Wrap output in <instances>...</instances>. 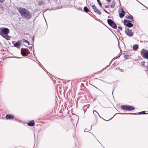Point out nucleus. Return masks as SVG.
I'll list each match as a JSON object with an SVG mask.
<instances>
[{
    "instance_id": "f257e3e1",
    "label": "nucleus",
    "mask_w": 148,
    "mask_h": 148,
    "mask_svg": "<svg viewBox=\"0 0 148 148\" xmlns=\"http://www.w3.org/2000/svg\"><path fill=\"white\" fill-rule=\"evenodd\" d=\"M17 10L21 16L25 19H29L31 15L30 13L27 9L23 8H19Z\"/></svg>"
},
{
    "instance_id": "f03ea898",
    "label": "nucleus",
    "mask_w": 148,
    "mask_h": 148,
    "mask_svg": "<svg viewBox=\"0 0 148 148\" xmlns=\"http://www.w3.org/2000/svg\"><path fill=\"white\" fill-rule=\"evenodd\" d=\"M9 32L10 30L8 28H0V34L6 40H10V36L8 35Z\"/></svg>"
},
{
    "instance_id": "7ed1b4c3",
    "label": "nucleus",
    "mask_w": 148,
    "mask_h": 148,
    "mask_svg": "<svg viewBox=\"0 0 148 148\" xmlns=\"http://www.w3.org/2000/svg\"><path fill=\"white\" fill-rule=\"evenodd\" d=\"M142 56L145 58L148 59V51L143 49L141 53Z\"/></svg>"
},
{
    "instance_id": "20e7f679",
    "label": "nucleus",
    "mask_w": 148,
    "mask_h": 148,
    "mask_svg": "<svg viewBox=\"0 0 148 148\" xmlns=\"http://www.w3.org/2000/svg\"><path fill=\"white\" fill-rule=\"evenodd\" d=\"M90 5L91 6L92 8L93 9L94 11L97 14H98L99 15H101V12L100 11V10H98L96 7L95 5Z\"/></svg>"
},
{
    "instance_id": "39448f33",
    "label": "nucleus",
    "mask_w": 148,
    "mask_h": 148,
    "mask_svg": "<svg viewBox=\"0 0 148 148\" xmlns=\"http://www.w3.org/2000/svg\"><path fill=\"white\" fill-rule=\"evenodd\" d=\"M128 21L124 20L123 23L124 25L128 27H133V24L130 22H127Z\"/></svg>"
},
{
    "instance_id": "423d86ee",
    "label": "nucleus",
    "mask_w": 148,
    "mask_h": 148,
    "mask_svg": "<svg viewBox=\"0 0 148 148\" xmlns=\"http://www.w3.org/2000/svg\"><path fill=\"white\" fill-rule=\"evenodd\" d=\"M125 33L127 36H133V34L132 32L129 29H125Z\"/></svg>"
},
{
    "instance_id": "0eeeda50",
    "label": "nucleus",
    "mask_w": 148,
    "mask_h": 148,
    "mask_svg": "<svg viewBox=\"0 0 148 148\" xmlns=\"http://www.w3.org/2000/svg\"><path fill=\"white\" fill-rule=\"evenodd\" d=\"M125 13L123 10L122 9L121 12L119 14V16L121 18H123L125 15Z\"/></svg>"
},
{
    "instance_id": "6e6552de",
    "label": "nucleus",
    "mask_w": 148,
    "mask_h": 148,
    "mask_svg": "<svg viewBox=\"0 0 148 148\" xmlns=\"http://www.w3.org/2000/svg\"><path fill=\"white\" fill-rule=\"evenodd\" d=\"M14 117V116L10 114H7L5 116V118L7 119H9L13 118Z\"/></svg>"
},
{
    "instance_id": "1a4fd4ad",
    "label": "nucleus",
    "mask_w": 148,
    "mask_h": 148,
    "mask_svg": "<svg viewBox=\"0 0 148 148\" xmlns=\"http://www.w3.org/2000/svg\"><path fill=\"white\" fill-rule=\"evenodd\" d=\"M26 49H24L23 48H22L21 49V53L22 56H26Z\"/></svg>"
},
{
    "instance_id": "9d476101",
    "label": "nucleus",
    "mask_w": 148,
    "mask_h": 148,
    "mask_svg": "<svg viewBox=\"0 0 148 148\" xmlns=\"http://www.w3.org/2000/svg\"><path fill=\"white\" fill-rule=\"evenodd\" d=\"M107 22L108 23L110 26H111L114 22L112 20L110 19H108L107 20Z\"/></svg>"
},
{
    "instance_id": "9b49d317",
    "label": "nucleus",
    "mask_w": 148,
    "mask_h": 148,
    "mask_svg": "<svg viewBox=\"0 0 148 148\" xmlns=\"http://www.w3.org/2000/svg\"><path fill=\"white\" fill-rule=\"evenodd\" d=\"M127 110H132L134 109V107L131 106L127 105Z\"/></svg>"
},
{
    "instance_id": "f8f14e48",
    "label": "nucleus",
    "mask_w": 148,
    "mask_h": 148,
    "mask_svg": "<svg viewBox=\"0 0 148 148\" xmlns=\"http://www.w3.org/2000/svg\"><path fill=\"white\" fill-rule=\"evenodd\" d=\"M28 125L31 126H32L34 125V121H31L28 123L27 124Z\"/></svg>"
},
{
    "instance_id": "ddd939ff",
    "label": "nucleus",
    "mask_w": 148,
    "mask_h": 148,
    "mask_svg": "<svg viewBox=\"0 0 148 148\" xmlns=\"http://www.w3.org/2000/svg\"><path fill=\"white\" fill-rule=\"evenodd\" d=\"M110 26L114 29H116L117 28V26L114 22Z\"/></svg>"
},
{
    "instance_id": "4468645a",
    "label": "nucleus",
    "mask_w": 148,
    "mask_h": 148,
    "mask_svg": "<svg viewBox=\"0 0 148 148\" xmlns=\"http://www.w3.org/2000/svg\"><path fill=\"white\" fill-rule=\"evenodd\" d=\"M121 107L123 110H127V105L122 106Z\"/></svg>"
},
{
    "instance_id": "2eb2a0df",
    "label": "nucleus",
    "mask_w": 148,
    "mask_h": 148,
    "mask_svg": "<svg viewBox=\"0 0 148 148\" xmlns=\"http://www.w3.org/2000/svg\"><path fill=\"white\" fill-rule=\"evenodd\" d=\"M126 17L127 18L130 20H132L133 18L132 16L130 14V15H126Z\"/></svg>"
},
{
    "instance_id": "dca6fc26",
    "label": "nucleus",
    "mask_w": 148,
    "mask_h": 148,
    "mask_svg": "<svg viewBox=\"0 0 148 148\" xmlns=\"http://www.w3.org/2000/svg\"><path fill=\"white\" fill-rule=\"evenodd\" d=\"M133 48L134 50H136L138 49V46L137 45H133Z\"/></svg>"
},
{
    "instance_id": "f3484780",
    "label": "nucleus",
    "mask_w": 148,
    "mask_h": 148,
    "mask_svg": "<svg viewBox=\"0 0 148 148\" xmlns=\"http://www.w3.org/2000/svg\"><path fill=\"white\" fill-rule=\"evenodd\" d=\"M21 45V44L20 42H16L14 45V46L15 47H17L20 46Z\"/></svg>"
},
{
    "instance_id": "a211bd4d",
    "label": "nucleus",
    "mask_w": 148,
    "mask_h": 148,
    "mask_svg": "<svg viewBox=\"0 0 148 148\" xmlns=\"http://www.w3.org/2000/svg\"><path fill=\"white\" fill-rule=\"evenodd\" d=\"M84 11L86 12H89V9L86 7H85L84 8Z\"/></svg>"
},
{
    "instance_id": "6ab92c4d",
    "label": "nucleus",
    "mask_w": 148,
    "mask_h": 148,
    "mask_svg": "<svg viewBox=\"0 0 148 148\" xmlns=\"http://www.w3.org/2000/svg\"><path fill=\"white\" fill-rule=\"evenodd\" d=\"M131 56L129 55H124V58L126 59H128L130 58Z\"/></svg>"
},
{
    "instance_id": "aec40b11",
    "label": "nucleus",
    "mask_w": 148,
    "mask_h": 148,
    "mask_svg": "<svg viewBox=\"0 0 148 148\" xmlns=\"http://www.w3.org/2000/svg\"><path fill=\"white\" fill-rule=\"evenodd\" d=\"M115 3L114 1H113L111 4V7L112 8H114V6Z\"/></svg>"
},
{
    "instance_id": "412c9836",
    "label": "nucleus",
    "mask_w": 148,
    "mask_h": 148,
    "mask_svg": "<svg viewBox=\"0 0 148 148\" xmlns=\"http://www.w3.org/2000/svg\"><path fill=\"white\" fill-rule=\"evenodd\" d=\"M93 114L95 115H98L99 116V114L97 113V112L96 111H95V110H93Z\"/></svg>"
},
{
    "instance_id": "4be33fe9",
    "label": "nucleus",
    "mask_w": 148,
    "mask_h": 148,
    "mask_svg": "<svg viewBox=\"0 0 148 148\" xmlns=\"http://www.w3.org/2000/svg\"><path fill=\"white\" fill-rule=\"evenodd\" d=\"M146 114V113L145 112V111H144L141 112L139 113V114Z\"/></svg>"
},
{
    "instance_id": "5701e85b",
    "label": "nucleus",
    "mask_w": 148,
    "mask_h": 148,
    "mask_svg": "<svg viewBox=\"0 0 148 148\" xmlns=\"http://www.w3.org/2000/svg\"><path fill=\"white\" fill-rule=\"evenodd\" d=\"M23 42H26V43H27L28 45H29V42L28 41H27L25 40V39H23Z\"/></svg>"
},
{
    "instance_id": "b1692460",
    "label": "nucleus",
    "mask_w": 148,
    "mask_h": 148,
    "mask_svg": "<svg viewBox=\"0 0 148 148\" xmlns=\"http://www.w3.org/2000/svg\"><path fill=\"white\" fill-rule=\"evenodd\" d=\"M97 1L98 2V3H99V5L101 7V6H102L101 4V3L100 2L99 0H97Z\"/></svg>"
},
{
    "instance_id": "393cba45",
    "label": "nucleus",
    "mask_w": 148,
    "mask_h": 148,
    "mask_svg": "<svg viewBox=\"0 0 148 148\" xmlns=\"http://www.w3.org/2000/svg\"><path fill=\"white\" fill-rule=\"evenodd\" d=\"M118 28L119 29H120L121 30H122V28L121 27H118Z\"/></svg>"
},
{
    "instance_id": "a878e982",
    "label": "nucleus",
    "mask_w": 148,
    "mask_h": 148,
    "mask_svg": "<svg viewBox=\"0 0 148 148\" xmlns=\"http://www.w3.org/2000/svg\"><path fill=\"white\" fill-rule=\"evenodd\" d=\"M109 5H105V8H109Z\"/></svg>"
},
{
    "instance_id": "bb28decb",
    "label": "nucleus",
    "mask_w": 148,
    "mask_h": 148,
    "mask_svg": "<svg viewBox=\"0 0 148 148\" xmlns=\"http://www.w3.org/2000/svg\"><path fill=\"white\" fill-rule=\"evenodd\" d=\"M29 48L30 49H32V46L31 47H30V46H29Z\"/></svg>"
},
{
    "instance_id": "cd10ccee",
    "label": "nucleus",
    "mask_w": 148,
    "mask_h": 148,
    "mask_svg": "<svg viewBox=\"0 0 148 148\" xmlns=\"http://www.w3.org/2000/svg\"><path fill=\"white\" fill-rule=\"evenodd\" d=\"M104 11L108 13V12L106 10H104Z\"/></svg>"
},
{
    "instance_id": "c85d7f7f",
    "label": "nucleus",
    "mask_w": 148,
    "mask_h": 148,
    "mask_svg": "<svg viewBox=\"0 0 148 148\" xmlns=\"http://www.w3.org/2000/svg\"><path fill=\"white\" fill-rule=\"evenodd\" d=\"M108 2H109L110 1V0H107Z\"/></svg>"
},
{
    "instance_id": "c756f323",
    "label": "nucleus",
    "mask_w": 148,
    "mask_h": 148,
    "mask_svg": "<svg viewBox=\"0 0 148 148\" xmlns=\"http://www.w3.org/2000/svg\"><path fill=\"white\" fill-rule=\"evenodd\" d=\"M87 130V129H85L84 130V132H86V131Z\"/></svg>"
},
{
    "instance_id": "7c9ffc66",
    "label": "nucleus",
    "mask_w": 148,
    "mask_h": 148,
    "mask_svg": "<svg viewBox=\"0 0 148 148\" xmlns=\"http://www.w3.org/2000/svg\"><path fill=\"white\" fill-rule=\"evenodd\" d=\"M91 129V127L90 128V130H90Z\"/></svg>"
},
{
    "instance_id": "2f4dec72",
    "label": "nucleus",
    "mask_w": 148,
    "mask_h": 148,
    "mask_svg": "<svg viewBox=\"0 0 148 148\" xmlns=\"http://www.w3.org/2000/svg\"><path fill=\"white\" fill-rule=\"evenodd\" d=\"M121 114H125L124 113H121Z\"/></svg>"
},
{
    "instance_id": "473e14b6",
    "label": "nucleus",
    "mask_w": 148,
    "mask_h": 148,
    "mask_svg": "<svg viewBox=\"0 0 148 148\" xmlns=\"http://www.w3.org/2000/svg\"><path fill=\"white\" fill-rule=\"evenodd\" d=\"M34 40V38H33V40Z\"/></svg>"
},
{
    "instance_id": "72a5a7b5",
    "label": "nucleus",
    "mask_w": 148,
    "mask_h": 148,
    "mask_svg": "<svg viewBox=\"0 0 148 148\" xmlns=\"http://www.w3.org/2000/svg\"><path fill=\"white\" fill-rule=\"evenodd\" d=\"M147 8V9H148V8Z\"/></svg>"
}]
</instances>
